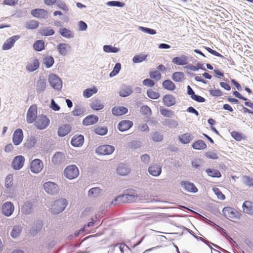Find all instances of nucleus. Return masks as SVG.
I'll use <instances>...</instances> for the list:
<instances>
[{"label":"nucleus","mask_w":253,"mask_h":253,"mask_svg":"<svg viewBox=\"0 0 253 253\" xmlns=\"http://www.w3.org/2000/svg\"><path fill=\"white\" fill-rule=\"evenodd\" d=\"M67 205V201L65 199H60L56 200L50 209L51 212L53 214H58L62 212Z\"/></svg>","instance_id":"obj_1"},{"label":"nucleus","mask_w":253,"mask_h":253,"mask_svg":"<svg viewBox=\"0 0 253 253\" xmlns=\"http://www.w3.org/2000/svg\"><path fill=\"white\" fill-rule=\"evenodd\" d=\"M79 174L77 167L74 165L67 166L64 171V176L70 180L76 178Z\"/></svg>","instance_id":"obj_2"},{"label":"nucleus","mask_w":253,"mask_h":253,"mask_svg":"<svg viewBox=\"0 0 253 253\" xmlns=\"http://www.w3.org/2000/svg\"><path fill=\"white\" fill-rule=\"evenodd\" d=\"M48 82L50 86L55 90H60L62 87V82L60 78L54 74L48 76Z\"/></svg>","instance_id":"obj_3"},{"label":"nucleus","mask_w":253,"mask_h":253,"mask_svg":"<svg viewBox=\"0 0 253 253\" xmlns=\"http://www.w3.org/2000/svg\"><path fill=\"white\" fill-rule=\"evenodd\" d=\"M222 212L224 216L227 219H239L241 216L240 212L231 207L224 208L222 210Z\"/></svg>","instance_id":"obj_4"},{"label":"nucleus","mask_w":253,"mask_h":253,"mask_svg":"<svg viewBox=\"0 0 253 253\" xmlns=\"http://www.w3.org/2000/svg\"><path fill=\"white\" fill-rule=\"evenodd\" d=\"M37 107L36 104L31 105L27 113L26 121L29 124H32L37 119Z\"/></svg>","instance_id":"obj_5"},{"label":"nucleus","mask_w":253,"mask_h":253,"mask_svg":"<svg viewBox=\"0 0 253 253\" xmlns=\"http://www.w3.org/2000/svg\"><path fill=\"white\" fill-rule=\"evenodd\" d=\"M49 119L45 115H39L35 122V126L39 129L45 128L49 124Z\"/></svg>","instance_id":"obj_6"},{"label":"nucleus","mask_w":253,"mask_h":253,"mask_svg":"<svg viewBox=\"0 0 253 253\" xmlns=\"http://www.w3.org/2000/svg\"><path fill=\"white\" fill-rule=\"evenodd\" d=\"M43 188L45 191L50 195H54L57 193L59 189L58 185L51 181L45 182L43 184Z\"/></svg>","instance_id":"obj_7"},{"label":"nucleus","mask_w":253,"mask_h":253,"mask_svg":"<svg viewBox=\"0 0 253 253\" xmlns=\"http://www.w3.org/2000/svg\"><path fill=\"white\" fill-rule=\"evenodd\" d=\"M115 151V147L110 145H104L96 149V153L101 155H109Z\"/></svg>","instance_id":"obj_8"},{"label":"nucleus","mask_w":253,"mask_h":253,"mask_svg":"<svg viewBox=\"0 0 253 253\" xmlns=\"http://www.w3.org/2000/svg\"><path fill=\"white\" fill-rule=\"evenodd\" d=\"M43 168V163L39 159H36L33 160L30 165L31 170L34 173L40 172L42 169Z\"/></svg>","instance_id":"obj_9"},{"label":"nucleus","mask_w":253,"mask_h":253,"mask_svg":"<svg viewBox=\"0 0 253 253\" xmlns=\"http://www.w3.org/2000/svg\"><path fill=\"white\" fill-rule=\"evenodd\" d=\"M31 15L38 19H47L48 17V11L42 8H36L31 11Z\"/></svg>","instance_id":"obj_10"},{"label":"nucleus","mask_w":253,"mask_h":253,"mask_svg":"<svg viewBox=\"0 0 253 253\" xmlns=\"http://www.w3.org/2000/svg\"><path fill=\"white\" fill-rule=\"evenodd\" d=\"M24 162L25 158L23 156H17L13 160L11 167L15 170H19L23 167Z\"/></svg>","instance_id":"obj_11"},{"label":"nucleus","mask_w":253,"mask_h":253,"mask_svg":"<svg viewBox=\"0 0 253 253\" xmlns=\"http://www.w3.org/2000/svg\"><path fill=\"white\" fill-rule=\"evenodd\" d=\"M14 207L10 202H6L2 206V212L6 216H9L13 212Z\"/></svg>","instance_id":"obj_12"},{"label":"nucleus","mask_w":253,"mask_h":253,"mask_svg":"<svg viewBox=\"0 0 253 253\" xmlns=\"http://www.w3.org/2000/svg\"><path fill=\"white\" fill-rule=\"evenodd\" d=\"M19 38V36L15 35L7 39L2 45V49L6 50L10 49Z\"/></svg>","instance_id":"obj_13"},{"label":"nucleus","mask_w":253,"mask_h":253,"mask_svg":"<svg viewBox=\"0 0 253 253\" xmlns=\"http://www.w3.org/2000/svg\"><path fill=\"white\" fill-rule=\"evenodd\" d=\"M23 138V131L21 129H17L15 130L13 134V142L15 145H19Z\"/></svg>","instance_id":"obj_14"},{"label":"nucleus","mask_w":253,"mask_h":253,"mask_svg":"<svg viewBox=\"0 0 253 253\" xmlns=\"http://www.w3.org/2000/svg\"><path fill=\"white\" fill-rule=\"evenodd\" d=\"M57 49L60 55L66 56L71 50V46L68 43H61L57 45Z\"/></svg>","instance_id":"obj_15"},{"label":"nucleus","mask_w":253,"mask_h":253,"mask_svg":"<svg viewBox=\"0 0 253 253\" xmlns=\"http://www.w3.org/2000/svg\"><path fill=\"white\" fill-rule=\"evenodd\" d=\"M133 126V123L129 120H123L120 122L118 125V129L122 132L126 131Z\"/></svg>","instance_id":"obj_16"},{"label":"nucleus","mask_w":253,"mask_h":253,"mask_svg":"<svg viewBox=\"0 0 253 253\" xmlns=\"http://www.w3.org/2000/svg\"><path fill=\"white\" fill-rule=\"evenodd\" d=\"M43 227L42 221L41 220H36L34 221L31 230V234L35 235L39 233Z\"/></svg>","instance_id":"obj_17"},{"label":"nucleus","mask_w":253,"mask_h":253,"mask_svg":"<svg viewBox=\"0 0 253 253\" xmlns=\"http://www.w3.org/2000/svg\"><path fill=\"white\" fill-rule=\"evenodd\" d=\"M181 185L183 189L189 192L196 193L198 189L195 185L190 182L183 181L181 182Z\"/></svg>","instance_id":"obj_18"},{"label":"nucleus","mask_w":253,"mask_h":253,"mask_svg":"<svg viewBox=\"0 0 253 253\" xmlns=\"http://www.w3.org/2000/svg\"><path fill=\"white\" fill-rule=\"evenodd\" d=\"M148 172L153 176H158L162 172V167L157 164L153 165L149 167Z\"/></svg>","instance_id":"obj_19"},{"label":"nucleus","mask_w":253,"mask_h":253,"mask_svg":"<svg viewBox=\"0 0 253 253\" xmlns=\"http://www.w3.org/2000/svg\"><path fill=\"white\" fill-rule=\"evenodd\" d=\"M46 86V80L43 77H40L37 82L36 89L37 92L40 93L44 91Z\"/></svg>","instance_id":"obj_20"},{"label":"nucleus","mask_w":253,"mask_h":253,"mask_svg":"<svg viewBox=\"0 0 253 253\" xmlns=\"http://www.w3.org/2000/svg\"><path fill=\"white\" fill-rule=\"evenodd\" d=\"M98 121V117L95 115H90L86 116L83 121L84 126L92 125L96 123Z\"/></svg>","instance_id":"obj_21"},{"label":"nucleus","mask_w":253,"mask_h":253,"mask_svg":"<svg viewBox=\"0 0 253 253\" xmlns=\"http://www.w3.org/2000/svg\"><path fill=\"white\" fill-rule=\"evenodd\" d=\"M65 161V155L63 153L56 152L52 158V162L54 165H59Z\"/></svg>","instance_id":"obj_22"},{"label":"nucleus","mask_w":253,"mask_h":253,"mask_svg":"<svg viewBox=\"0 0 253 253\" xmlns=\"http://www.w3.org/2000/svg\"><path fill=\"white\" fill-rule=\"evenodd\" d=\"M188 57L184 55H181L179 57H174L172 60V62L177 65H185L188 63Z\"/></svg>","instance_id":"obj_23"},{"label":"nucleus","mask_w":253,"mask_h":253,"mask_svg":"<svg viewBox=\"0 0 253 253\" xmlns=\"http://www.w3.org/2000/svg\"><path fill=\"white\" fill-rule=\"evenodd\" d=\"M126 198V203H131L135 202L138 198V195L134 190H130L128 193L125 194Z\"/></svg>","instance_id":"obj_24"},{"label":"nucleus","mask_w":253,"mask_h":253,"mask_svg":"<svg viewBox=\"0 0 253 253\" xmlns=\"http://www.w3.org/2000/svg\"><path fill=\"white\" fill-rule=\"evenodd\" d=\"M84 142V137L82 135L74 136L71 141V144L74 147H80L83 145Z\"/></svg>","instance_id":"obj_25"},{"label":"nucleus","mask_w":253,"mask_h":253,"mask_svg":"<svg viewBox=\"0 0 253 253\" xmlns=\"http://www.w3.org/2000/svg\"><path fill=\"white\" fill-rule=\"evenodd\" d=\"M59 32L61 36L66 39H72L75 37L74 32L66 28L60 29Z\"/></svg>","instance_id":"obj_26"},{"label":"nucleus","mask_w":253,"mask_h":253,"mask_svg":"<svg viewBox=\"0 0 253 253\" xmlns=\"http://www.w3.org/2000/svg\"><path fill=\"white\" fill-rule=\"evenodd\" d=\"M71 130V126L69 125H65L60 126L58 130V135L63 137L68 134Z\"/></svg>","instance_id":"obj_27"},{"label":"nucleus","mask_w":253,"mask_h":253,"mask_svg":"<svg viewBox=\"0 0 253 253\" xmlns=\"http://www.w3.org/2000/svg\"><path fill=\"white\" fill-rule=\"evenodd\" d=\"M130 169L128 166L124 164L120 165L117 169V173L122 176L127 175Z\"/></svg>","instance_id":"obj_28"},{"label":"nucleus","mask_w":253,"mask_h":253,"mask_svg":"<svg viewBox=\"0 0 253 253\" xmlns=\"http://www.w3.org/2000/svg\"><path fill=\"white\" fill-rule=\"evenodd\" d=\"M163 100L164 104L168 107H170L175 103V98L172 95H165Z\"/></svg>","instance_id":"obj_29"},{"label":"nucleus","mask_w":253,"mask_h":253,"mask_svg":"<svg viewBox=\"0 0 253 253\" xmlns=\"http://www.w3.org/2000/svg\"><path fill=\"white\" fill-rule=\"evenodd\" d=\"M127 111V109L123 106L114 107L112 110V114L116 116L124 115L126 114Z\"/></svg>","instance_id":"obj_30"},{"label":"nucleus","mask_w":253,"mask_h":253,"mask_svg":"<svg viewBox=\"0 0 253 253\" xmlns=\"http://www.w3.org/2000/svg\"><path fill=\"white\" fill-rule=\"evenodd\" d=\"M39 62L37 59H34L32 63H29L26 67V69L30 72L36 71L39 67Z\"/></svg>","instance_id":"obj_31"},{"label":"nucleus","mask_w":253,"mask_h":253,"mask_svg":"<svg viewBox=\"0 0 253 253\" xmlns=\"http://www.w3.org/2000/svg\"><path fill=\"white\" fill-rule=\"evenodd\" d=\"M193 138V136L190 133H184L178 137L179 140L183 144H187Z\"/></svg>","instance_id":"obj_32"},{"label":"nucleus","mask_w":253,"mask_h":253,"mask_svg":"<svg viewBox=\"0 0 253 253\" xmlns=\"http://www.w3.org/2000/svg\"><path fill=\"white\" fill-rule=\"evenodd\" d=\"M22 212L25 214H29L33 211V204L29 201L26 202L22 209Z\"/></svg>","instance_id":"obj_33"},{"label":"nucleus","mask_w":253,"mask_h":253,"mask_svg":"<svg viewBox=\"0 0 253 253\" xmlns=\"http://www.w3.org/2000/svg\"><path fill=\"white\" fill-rule=\"evenodd\" d=\"M243 211L247 214L253 213V208L252 206V203L249 201L244 202L242 205Z\"/></svg>","instance_id":"obj_34"},{"label":"nucleus","mask_w":253,"mask_h":253,"mask_svg":"<svg viewBox=\"0 0 253 253\" xmlns=\"http://www.w3.org/2000/svg\"><path fill=\"white\" fill-rule=\"evenodd\" d=\"M132 92V88L130 86H124L121 89L119 94L121 97H126L129 96Z\"/></svg>","instance_id":"obj_35"},{"label":"nucleus","mask_w":253,"mask_h":253,"mask_svg":"<svg viewBox=\"0 0 253 253\" xmlns=\"http://www.w3.org/2000/svg\"><path fill=\"white\" fill-rule=\"evenodd\" d=\"M193 149L195 150H204L207 147V144L205 142L201 140H198L194 142L192 145Z\"/></svg>","instance_id":"obj_36"},{"label":"nucleus","mask_w":253,"mask_h":253,"mask_svg":"<svg viewBox=\"0 0 253 253\" xmlns=\"http://www.w3.org/2000/svg\"><path fill=\"white\" fill-rule=\"evenodd\" d=\"M98 89L96 87L92 88H88L84 89L83 91V95L85 98H89L91 97L93 94L96 93Z\"/></svg>","instance_id":"obj_37"},{"label":"nucleus","mask_w":253,"mask_h":253,"mask_svg":"<svg viewBox=\"0 0 253 253\" xmlns=\"http://www.w3.org/2000/svg\"><path fill=\"white\" fill-rule=\"evenodd\" d=\"M162 124L164 126H168L170 128H176L178 125V123L176 121L169 119H165Z\"/></svg>","instance_id":"obj_38"},{"label":"nucleus","mask_w":253,"mask_h":253,"mask_svg":"<svg viewBox=\"0 0 253 253\" xmlns=\"http://www.w3.org/2000/svg\"><path fill=\"white\" fill-rule=\"evenodd\" d=\"M206 171L209 176H211L212 177L219 178L221 176V173L219 172V170H218L216 169H206Z\"/></svg>","instance_id":"obj_39"},{"label":"nucleus","mask_w":253,"mask_h":253,"mask_svg":"<svg viewBox=\"0 0 253 253\" xmlns=\"http://www.w3.org/2000/svg\"><path fill=\"white\" fill-rule=\"evenodd\" d=\"M43 63L47 68H49L53 65L54 59L52 56H46L43 58Z\"/></svg>","instance_id":"obj_40"},{"label":"nucleus","mask_w":253,"mask_h":253,"mask_svg":"<svg viewBox=\"0 0 253 253\" xmlns=\"http://www.w3.org/2000/svg\"><path fill=\"white\" fill-rule=\"evenodd\" d=\"M22 228L20 226H14L10 233L11 236L13 238H17L21 233Z\"/></svg>","instance_id":"obj_41"},{"label":"nucleus","mask_w":253,"mask_h":253,"mask_svg":"<svg viewBox=\"0 0 253 253\" xmlns=\"http://www.w3.org/2000/svg\"><path fill=\"white\" fill-rule=\"evenodd\" d=\"M85 110L81 105H76L74 110L72 112V114L75 116H79L84 114Z\"/></svg>","instance_id":"obj_42"},{"label":"nucleus","mask_w":253,"mask_h":253,"mask_svg":"<svg viewBox=\"0 0 253 253\" xmlns=\"http://www.w3.org/2000/svg\"><path fill=\"white\" fill-rule=\"evenodd\" d=\"M39 22L35 20H31L25 24V27L27 29H35L38 27Z\"/></svg>","instance_id":"obj_43"},{"label":"nucleus","mask_w":253,"mask_h":253,"mask_svg":"<svg viewBox=\"0 0 253 253\" xmlns=\"http://www.w3.org/2000/svg\"><path fill=\"white\" fill-rule=\"evenodd\" d=\"M33 47L35 50L41 51L44 49V42L42 40H38L34 43Z\"/></svg>","instance_id":"obj_44"},{"label":"nucleus","mask_w":253,"mask_h":253,"mask_svg":"<svg viewBox=\"0 0 253 253\" xmlns=\"http://www.w3.org/2000/svg\"><path fill=\"white\" fill-rule=\"evenodd\" d=\"M184 78V74L181 72H176L172 75V79L175 82H180Z\"/></svg>","instance_id":"obj_45"},{"label":"nucleus","mask_w":253,"mask_h":253,"mask_svg":"<svg viewBox=\"0 0 253 253\" xmlns=\"http://www.w3.org/2000/svg\"><path fill=\"white\" fill-rule=\"evenodd\" d=\"M163 87L169 90H173L175 88V84L169 80H166L163 82Z\"/></svg>","instance_id":"obj_46"},{"label":"nucleus","mask_w":253,"mask_h":253,"mask_svg":"<svg viewBox=\"0 0 253 253\" xmlns=\"http://www.w3.org/2000/svg\"><path fill=\"white\" fill-rule=\"evenodd\" d=\"M55 34V31L50 27H45L41 31V34L44 36H52Z\"/></svg>","instance_id":"obj_47"},{"label":"nucleus","mask_w":253,"mask_h":253,"mask_svg":"<svg viewBox=\"0 0 253 253\" xmlns=\"http://www.w3.org/2000/svg\"><path fill=\"white\" fill-rule=\"evenodd\" d=\"M37 140L35 136H31L27 140L25 146L28 148L34 147L37 143Z\"/></svg>","instance_id":"obj_48"},{"label":"nucleus","mask_w":253,"mask_h":253,"mask_svg":"<svg viewBox=\"0 0 253 253\" xmlns=\"http://www.w3.org/2000/svg\"><path fill=\"white\" fill-rule=\"evenodd\" d=\"M151 139L155 142L161 141L163 139V135L158 131L151 132L150 134Z\"/></svg>","instance_id":"obj_49"},{"label":"nucleus","mask_w":253,"mask_h":253,"mask_svg":"<svg viewBox=\"0 0 253 253\" xmlns=\"http://www.w3.org/2000/svg\"><path fill=\"white\" fill-rule=\"evenodd\" d=\"M126 199L125 194L119 195L112 201L111 204L116 205L117 204L125 203H126Z\"/></svg>","instance_id":"obj_50"},{"label":"nucleus","mask_w":253,"mask_h":253,"mask_svg":"<svg viewBox=\"0 0 253 253\" xmlns=\"http://www.w3.org/2000/svg\"><path fill=\"white\" fill-rule=\"evenodd\" d=\"M103 50L107 53H117L119 51V48L111 45H105L103 46Z\"/></svg>","instance_id":"obj_51"},{"label":"nucleus","mask_w":253,"mask_h":253,"mask_svg":"<svg viewBox=\"0 0 253 253\" xmlns=\"http://www.w3.org/2000/svg\"><path fill=\"white\" fill-rule=\"evenodd\" d=\"M147 57V55L145 54H138L135 55L132 58V61L135 63H138L145 60Z\"/></svg>","instance_id":"obj_52"},{"label":"nucleus","mask_w":253,"mask_h":253,"mask_svg":"<svg viewBox=\"0 0 253 253\" xmlns=\"http://www.w3.org/2000/svg\"><path fill=\"white\" fill-rule=\"evenodd\" d=\"M101 192V189L99 187H94L90 189L88 192V195L89 197H97Z\"/></svg>","instance_id":"obj_53"},{"label":"nucleus","mask_w":253,"mask_h":253,"mask_svg":"<svg viewBox=\"0 0 253 253\" xmlns=\"http://www.w3.org/2000/svg\"><path fill=\"white\" fill-rule=\"evenodd\" d=\"M121 69V64L120 63H117L115 65L114 69L112 72L109 74V77L110 78H112L116 75H117Z\"/></svg>","instance_id":"obj_54"},{"label":"nucleus","mask_w":253,"mask_h":253,"mask_svg":"<svg viewBox=\"0 0 253 253\" xmlns=\"http://www.w3.org/2000/svg\"><path fill=\"white\" fill-rule=\"evenodd\" d=\"M160 112L161 114L165 117H172L174 115V112L172 111L164 108H160Z\"/></svg>","instance_id":"obj_55"},{"label":"nucleus","mask_w":253,"mask_h":253,"mask_svg":"<svg viewBox=\"0 0 253 253\" xmlns=\"http://www.w3.org/2000/svg\"><path fill=\"white\" fill-rule=\"evenodd\" d=\"M104 107V105L100 103L98 100H95L93 101L90 104V107L94 110H101Z\"/></svg>","instance_id":"obj_56"},{"label":"nucleus","mask_w":253,"mask_h":253,"mask_svg":"<svg viewBox=\"0 0 253 253\" xmlns=\"http://www.w3.org/2000/svg\"><path fill=\"white\" fill-rule=\"evenodd\" d=\"M94 132L100 135H104L107 132L108 129L106 127H97L94 129Z\"/></svg>","instance_id":"obj_57"},{"label":"nucleus","mask_w":253,"mask_h":253,"mask_svg":"<svg viewBox=\"0 0 253 253\" xmlns=\"http://www.w3.org/2000/svg\"><path fill=\"white\" fill-rule=\"evenodd\" d=\"M55 4H56V5L59 8L65 11H68L69 10V8L68 7L66 3L61 0H57Z\"/></svg>","instance_id":"obj_58"},{"label":"nucleus","mask_w":253,"mask_h":253,"mask_svg":"<svg viewBox=\"0 0 253 253\" xmlns=\"http://www.w3.org/2000/svg\"><path fill=\"white\" fill-rule=\"evenodd\" d=\"M106 5L109 6H117L122 7L124 6L125 3L120 1H109L106 3Z\"/></svg>","instance_id":"obj_59"},{"label":"nucleus","mask_w":253,"mask_h":253,"mask_svg":"<svg viewBox=\"0 0 253 253\" xmlns=\"http://www.w3.org/2000/svg\"><path fill=\"white\" fill-rule=\"evenodd\" d=\"M138 29L140 31H141L144 33L149 34L150 35H155L157 33L156 31L155 30L151 29L149 28H147V27L139 26Z\"/></svg>","instance_id":"obj_60"},{"label":"nucleus","mask_w":253,"mask_h":253,"mask_svg":"<svg viewBox=\"0 0 253 253\" xmlns=\"http://www.w3.org/2000/svg\"><path fill=\"white\" fill-rule=\"evenodd\" d=\"M148 96L152 99H156L159 98L160 94L153 91L152 89H148L147 91Z\"/></svg>","instance_id":"obj_61"},{"label":"nucleus","mask_w":253,"mask_h":253,"mask_svg":"<svg viewBox=\"0 0 253 253\" xmlns=\"http://www.w3.org/2000/svg\"><path fill=\"white\" fill-rule=\"evenodd\" d=\"M140 112L145 115L150 116L152 114L151 110L149 107L146 105L142 106L140 108Z\"/></svg>","instance_id":"obj_62"},{"label":"nucleus","mask_w":253,"mask_h":253,"mask_svg":"<svg viewBox=\"0 0 253 253\" xmlns=\"http://www.w3.org/2000/svg\"><path fill=\"white\" fill-rule=\"evenodd\" d=\"M150 77L156 81H159L161 79V75L158 71H152L149 73Z\"/></svg>","instance_id":"obj_63"},{"label":"nucleus","mask_w":253,"mask_h":253,"mask_svg":"<svg viewBox=\"0 0 253 253\" xmlns=\"http://www.w3.org/2000/svg\"><path fill=\"white\" fill-rule=\"evenodd\" d=\"M242 179L244 184L249 186L253 187V178L248 176H244L243 177Z\"/></svg>","instance_id":"obj_64"}]
</instances>
